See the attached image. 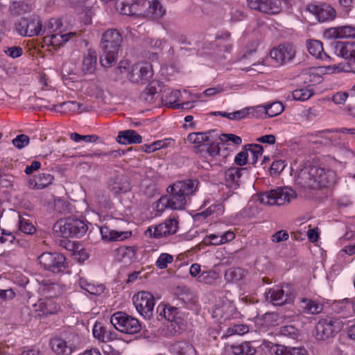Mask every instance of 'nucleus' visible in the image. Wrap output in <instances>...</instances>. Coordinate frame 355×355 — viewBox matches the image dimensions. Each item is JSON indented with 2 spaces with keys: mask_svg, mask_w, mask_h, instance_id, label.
I'll return each instance as SVG.
<instances>
[{
  "mask_svg": "<svg viewBox=\"0 0 355 355\" xmlns=\"http://www.w3.org/2000/svg\"><path fill=\"white\" fill-rule=\"evenodd\" d=\"M198 182L193 180L178 181L167 188L169 196H163L153 204L156 216H159L167 207L172 209H183L191 196L194 195Z\"/></svg>",
  "mask_w": 355,
  "mask_h": 355,
  "instance_id": "nucleus-1",
  "label": "nucleus"
},
{
  "mask_svg": "<svg viewBox=\"0 0 355 355\" xmlns=\"http://www.w3.org/2000/svg\"><path fill=\"white\" fill-rule=\"evenodd\" d=\"M122 15H135L150 19H158L166 13V8L161 0H131L120 2L116 6Z\"/></svg>",
  "mask_w": 355,
  "mask_h": 355,
  "instance_id": "nucleus-2",
  "label": "nucleus"
},
{
  "mask_svg": "<svg viewBox=\"0 0 355 355\" xmlns=\"http://www.w3.org/2000/svg\"><path fill=\"white\" fill-rule=\"evenodd\" d=\"M334 177L333 171L313 166L301 171L297 183L303 187L316 189L326 187L334 181Z\"/></svg>",
  "mask_w": 355,
  "mask_h": 355,
  "instance_id": "nucleus-3",
  "label": "nucleus"
},
{
  "mask_svg": "<svg viewBox=\"0 0 355 355\" xmlns=\"http://www.w3.org/2000/svg\"><path fill=\"white\" fill-rule=\"evenodd\" d=\"M103 54L100 59L103 67H110L116 62L122 42L121 34L115 29H109L102 35Z\"/></svg>",
  "mask_w": 355,
  "mask_h": 355,
  "instance_id": "nucleus-4",
  "label": "nucleus"
},
{
  "mask_svg": "<svg viewBox=\"0 0 355 355\" xmlns=\"http://www.w3.org/2000/svg\"><path fill=\"white\" fill-rule=\"evenodd\" d=\"M117 71L124 74L130 81L137 83L148 80L153 75V67L150 63L144 62L131 66L126 60L119 63Z\"/></svg>",
  "mask_w": 355,
  "mask_h": 355,
  "instance_id": "nucleus-5",
  "label": "nucleus"
},
{
  "mask_svg": "<svg viewBox=\"0 0 355 355\" xmlns=\"http://www.w3.org/2000/svg\"><path fill=\"white\" fill-rule=\"evenodd\" d=\"M53 230L56 235L64 238L81 237L86 233L87 225L81 220L66 218L57 221Z\"/></svg>",
  "mask_w": 355,
  "mask_h": 355,
  "instance_id": "nucleus-6",
  "label": "nucleus"
},
{
  "mask_svg": "<svg viewBox=\"0 0 355 355\" xmlns=\"http://www.w3.org/2000/svg\"><path fill=\"white\" fill-rule=\"evenodd\" d=\"M232 297V293L230 291H225L218 297L213 307L212 316L220 323L237 318L239 315Z\"/></svg>",
  "mask_w": 355,
  "mask_h": 355,
  "instance_id": "nucleus-7",
  "label": "nucleus"
},
{
  "mask_svg": "<svg viewBox=\"0 0 355 355\" xmlns=\"http://www.w3.org/2000/svg\"><path fill=\"white\" fill-rule=\"evenodd\" d=\"M296 197L295 192L288 187H279L261 193L258 200L260 203L266 205H282L289 202Z\"/></svg>",
  "mask_w": 355,
  "mask_h": 355,
  "instance_id": "nucleus-8",
  "label": "nucleus"
},
{
  "mask_svg": "<svg viewBox=\"0 0 355 355\" xmlns=\"http://www.w3.org/2000/svg\"><path fill=\"white\" fill-rule=\"evenodd\" d=\"M110 322L117 331L127 334H137L141 328L137 318L121 311L116 312L111 316Z\"/></svg>",
  "mask_w": 355,
  "mask_h": 355,
  "instance_id": "nucleus-9",
  "label": "nucleus"
},
{
  "mask_svg": "<svg viewBox=\"0 0 355 355\" xmlns=\"http://www.w3.org/2000/svg\"><path fill=\"white\" fill-rule=\"evenodd\" d=\"M39 263L53 273L64 271L67 267L65 257L60 253L44 252L37 258Z\"/></svg>",
  "mask_w": 355,
  "mask_h": 355,
  "instance_id": "nucleus-10",
  "label": "nucleus"
},
{
  "mask_svg": "<svg viewBox=\"0 0 355 355\" xmlns=\"http://www.w3.org/2000/svg\"><path fill=\"white\" fill-rule=\"evenodd\" d=\"M132 301L137 312L144 318H150L153 315L155 302L150 292H138L133 296Z\"/></svg>",
  "mask_w": 355,
  "mask_h": 355,
  "instance_id": "nucleus-11",
  "label": "nucleus"
},
{
  "mask_svg": "<svg viewBox=\"0 0 355 355\" xmlns=\"http://www.w3.org/2000/svg\"><path fill=\"white\" fill-rule=\"evenodd\" d=\"M15 29L22 37H34L42 35V24L37 17L21 18L16 23Z\"/></svg>",
  "mask_w": 355,
  "mask_h": 355,
  "instance_id": "nucleus-12",
  "label": "nucleus"
},
{
  "mask_svg": "<svg viewBox=\"0 0 355 355\" xmlns=\"http://www.w3.org/2000/svg\"><path fill=\"white\" fill-rule=\"evenodd\" d=\"M295 49L290 44H280L270 52V57L276 66H282L292 60L295 56Z\"/></svg>",
  "mask_w": 355,
  "mask_h": 355,
  "instance_id": "nucleus-13",
  "label": "nucleus"
},
{
  "mask_svg": "<svg viewBox=\"0 0 355 355\" xmlns=\"http://www.w3.org/2000/svg\"><path fill=\"white\" fill-rule=\"evenodd\" d=\"M338 320L329 318L320 320L315 326V336L319 340H324L333 336L340 329Z\"/></svg>",
  "mask_w": 355,
  "mask_h": 355,
  "instance_id": "nucleus-14",
  "label": "nucleus"
},
{
  "mask_svg": "<svg viewBox=\"0 0 355 355\" xmlns=\"http://www.w3.org/2000/svg\"><path fill=\"white\" fill-rule=\"evenodd\" d=\"M334 53L347 60L349 63L355 64V42L337 41L331 44Z\"/></svg>",
  "mask_w": 355,
  "mask_h": 355,
  "instance_id": "nucleus-15",
  "label": "nucleus"
},
{
  "mask_svg": "<svg viewBox=\"0 0 355 355\" xmlns=\"http://www.w3.org/2000/svg\"><path fill=\"white\" fill-rule=\"evenodd\" d=\"M248 6L262 12L275 15L281 11L280 0H247Z\"/></svg>",
  "mask_w": 355,
  "mask_h": 355,
  "instance_id": "nucleus-16",
  "label": "nucleus"
},
{
  "mask_svg": "<svg viewBox=\"0 0 355 355\" xmlns=\"http://www.w3.org/2000/svg\"><path fill=\"white\" fill-rule=\"evenodd\" d=\"M307 10L321 22L333 20L336 16L335 10L327 3L310 4Z\"/></svg>",
  "mask_w": 355,
  "mask_h": 355,
  "instance_id": "nucleus-17",
  "label": "nucleus"
},
{
  "mask_svg": "<svg viewBox=\"0 0 355 355\" xmlns=\"http://www.w3.org/2000/svg\"><path fill=\"white\" fill-rule=\"evenodd\" d=\"M178 229V222L175 218H170L164 223L156 226L150 227L148 232L155 238H160L173 234L177 232Z\"/></svg>",
  "mask_w": 355,
  "mask_h": 355,
  "instance_id": "nucleus-18",
  "label": "nucleus"
},
{
  "mask_svg": "<svg viewBox=\"0 0 355 355\" xmlns=\"http://www.w3.org/2000/svg\"><path fill=\"white\" fill-rule=\"evenodd\" d=\"M33 310L38 316H46L57 314L60 310V306L54 299L40 297L38 302L33 304Z\"/></svg>",
  "mask_w": 355,
  "mask_h": 355,
  "instance_id": "nucleus-19",
  "label": "nucleus"
},
{
  "mask_svg": "<svg viewBox=\"0 0 355 355\" xmlns=\"http://www.w3.org/2000/svg\"><path fill=\"white\" fill-rule=\"evenodd\" d=\"M63 292L64 288L62 286L48 280H44L39 284L38 293L43 298L54 299Z\"/></svg>",
  "mask_w": 355,
  "mask_h": 355,
  "instance_id": "nucleus-20",
  "label": "nucleus"
},
{
  "mask_svg": "<svg viewBox=\"0 0 355 355\" xmlns=\"http://www.w3.org/2000/svg\"><path fill=\"white\" fill-rule=\"evenodd\" d=\"M211 132H191L187 136V141L193 145L197 154L202 153L203 148L207 143L211 141Z\"/></svg>",
  "mask_w": 355,
  "mask_h": 355,
  "instance_id": "nucleus-21",
  "label": "nucleus"
},
{
  "mask_svg": "<svg viewBox=\"0 0 355 355\" xmlns=\"http://www.w3.org/2000/svg\"><path fill=\"white\" fill-rule=\"evenodd\" d=\"M159 315L163 316L166 320L175 323L178 325H183L182 319L180 312L176 307L169 304H161L157 308Z\"/></svg>",
  "mask_w": 355,
  "mask_h": 355,
  "instance_id": "nucleus-22",
  "label": "nucleus"
},
{
  "mask_svg": "<svg viewBox=\"0 0 355 355\" xmlns=\"http://www.w3.org/2000/svg\"><path fill=\"white\" fill-rule=\"evenodd\" d=\"M49 344L52 350L58 355H70L75 348L73 343L61 338H52Z\"/></svg>",
  "mask_w": 355,
  "mask_h": 355,
  "instance_id": "nucleus-23",
  "label": "nucleus"
},
{
  "mask_svg": "<svg viewBox=\"0 0 355 355\" xmlns=\"http://www.w3.org/2000/svg\"><path fill=\"white\" fill-rule=\"evenodd\" d=\"M245 171L244 168L232 166L225 171V182L227 187L236 189L239 187L241 175Z\"/></svg>",
  "mask_w": 355,
  "mask_h": 355,
  "instance_id": "nucleus-24",
  "label": "nucleus"
},
{
  "mask_svg": "<svg viewBox=\"0 0 355 355\" xmlns=\"http://www.w3.org/2000/svg\"><path fill=\"white\" fill-rule=\"evenodd\" d=\"M325 35L334 38H355V26L347 25L333 27L327 30Z\"/></svg>",
  "mask_w": 355,
  "mask_h": 355,
  "instance_id": "nucleus-25",
  "label": "nucleus"
},
{
  "mask_svg": "<svg viewBox=\"0 0 355 355\" xmlns=\"http://www.w3.org/2000/svg\"><path fill=\"white\" fill-rule=\"evenodd\" d=\"M235 238L234 232L229 230L222 234H210L207 235L203 242L207 245H220L232 241Z\"/></svg>",
  "mask_w": 355,
  "mask_h": 355,
  "instance_id": "nucleus-26",
  "label": "nucleus"
},
{
  "mask_svg": "<svg viewBox=\"0 0 355 355\" xmlns=\"http://www.w3.org/2000/svg\"><path fill=\"white\" fill-rule=\"evenodd\" d=\"M306 49L309 53L315 58L323 61H329L331 60L323 49L322 42L317 40H308L306 42Z\"/></svg>",
  "mask_w": 355,
  "mask_h": 355,
  "instance_id": "nucleus-27",
  "label": "nucleus"
},
{
  "mask_svg": "<svg viewBox=\"0 0 355 355\" xmlns=\"http://www.w3.org/2000/svg\"><path fill=\"white\" fill-rule=\"evenodd\" d=\"M116 141L123 145L137 144L141 143L142 137L135 130H126L119 132Z\"/></svg>",
  "mask_w": 355,
  "mask_h": 355,
  "instance_id": "nucleus-28",
  "label": "nucleus"
},
{
  "mask_svg": "<svg viewBox=\"0 0 355 355\" xmlns=\"http://www.w3.org/2000/svg\"><path fill=\"white\" fill-rule=\"evenodd\" d=\"M92 333L96 339L103 343L114 340L116 338V335L114 332L107 331L101 323L98 322H96L94 324Z\"/></svg>",
  "mask_w": 355,
  "mask_h": 355,
  "instance_id": "nucleus-29",
  "label": "nucleus"
},
{
  "mask_svg": "<svg viewBox=\"0 0 355 355\" xmlns=\"http://www.w3.org/2000/svg\"><path fill=\"white\" fill-rule=\"evenodd\" d=\"M97 55L95 51L89 49L84 55L81 70L84 73L92 74L96 69Z\"/></svg>",
  "mask_w": 355,
  "mask_h": 355,
  "instance_id": "nucleus-30",
  "label": "nucleus"
},
{
  "mask_svg": "<svg viewBox=\"0 0 355 355\" xmlns=\"http://www.w3.org/2000/svg\"><path fill=\"white\" fill-rule=\"evenodd\" d=\"M78 284L83 290L94 295H99L105 291V286L103 284L94 282H89L85 277L79 278Z\"/></svg>",
  "mask_w": 355,
  "mask_h": 355,
  "instance_id": "nucleus-31",
  "label": "nucleus"
},
{
  "mask_svg": "<svg viewBox=\"0 0 355 355\" xmlns=\"http://www.w3.org/2000/svg\"><path fill=\"white\" fill-rule=\"evenodd\" d=\"M54 178L49 173H40L28 181V185L32 189H42L51 184Z\"/></svg>",
  "mask_w": 355,
  "mask_h": 355,
  "instance_id": "nucleus-32",
  "label": "nucleus"
},
{
  "mask_svg": "<svg viewBox=\"0 0 355 355\" xmlns=\"http://www.w3.org/2000/svg\"><path fill=\"white\" fill-rule=\"evenodd\" d=\"M278 320L279 315L276 313H267L262 317L257 318L255 322L260 326L261 330L264 331L278 325Z\"/></svg>",
  "mask_w": 355,
  "mask_h": 355,
  "instance_id": "nucleus-33",
  "label": "nucleus"
},
{
  "mask_svg": "<svg viewBox=\"0 0 355 355\" xmlns=\"http://www.w3.org/2000/svg\"><path fill=\"white\" fill-rule=\"evenodd\" d=\"M100 232L103 240L107 241H121L130 235L128 232H117L107 227H101Z\"/></svg>",
  "mask_w": 355,
  "mask_h": 355,
  "instance_id": "nucleus-34",
  "label": "nucleus"
},
{
  "mask_svg": "<svg viewBox=\"0 0 355 355\" xmlns=\"http://www.w3.org/2000/svg\"><path fill=\"white\" fill-rule=\"evenodd\" d=\"M272 354L275 355H308L304 347H288L277 344Z\"/></svg>",
  "mask_w": 355,
  "mask_h": 355,
  "instance_id": "nucleus-35",
  "label": "nucleus"
},
{
  "mask_svg": "<svg viewBox=\"0 0 355 355\" xmlns=\"http://www.w3.org/2000/svg\"><path fill=\"white\" fill-rule=\"evenodd\" d=\"M230 348L234 355H254L257 352V347L248 341L236 345H230Z\"/></svg>",
  "mask_w": 355,
  "mask_h": 355,
  "instance_id": "nucleus-36",
  "label": "nucleus"
},
{
  "mask_svg": "<svg viewBox=\"0 0 355 355\" xmlns=\"http://www.w3.org/2000/svg\"><path fill=\"white\" fill-rule=\"evenodd\" d=\"M170 352L176 355H196L193 345L186 342H176L170 346Z\"/></svg>",
  "mask_w": 355,
  "mask_h": 355,
  "instance_id": "nucleus-37",
  "label": "nucleus"
},
{
  "mask_svg": "<svg viewBox=\"0 0 355 355\" xmlns=\"http://www.w3.org/2000/svg\"><path fill=\"white\" fill-rule=\"evenodd\" d=\"M137 248L135 246H123L117 250L118 258L124 263H130L136 258Z\"/></svg>",
  "mask_w": 355,
  "mask_h": 355,
  "instance_id": "nucleus-38",
  "label": "nucleus"
},
{
  "mask_svg": "<svg viewBox=\"0 0 355 355\" xmlns=\"http://www.w3.org/2000/svg\"><path fill=\"white\" fill-rule=\"evenodd\" d=\"M267 300L274 305H282L286 300L284 297V291L279 286L271 288L267 295Z\"/></svg>",
  "mask_w": 355,
  "mask_h": 355,
  "instance_id": "nucleus-39",
  "label": "nucleus"
},
{
  "mask_svg": "<svg viewBox=\"0 0 355 355\" xmlns=\"http://www.w3.org/2000/svg\"><path fill=\"white\" fill-rule=\"evenodd\" d=\"M220 148L218 144L209 142L207 143L203 148L202 153L198 155L207 162H212L213 159L219 155Z\"/></svg>",
  "mask_w": 355,
  "mask_h": 355,
  "instance_id": "nucleus-40",
  "label": "nucleus"
},
{
  "mask_svg": "<svg viewBox=\"0 0 355 355\" xmlns=\"http://www.w3.org/2000/svg\"><path fill=\"white\" fill-rule=\"evenodd\" d=\"M62 26V24L60 19H50L45 23L44 27H42V35L46 34V35H50L57 31H60V33H62L63 30H61Z\"/></svg>",
  "mask_w": 355,
  "mask_h": 355,
  "instance_id": "nucleus-41",
  "label": "nucleus"
},
{
  "mask_svg": "<svg viewBox=\"0 0 355 355\" xmlns=\"http://www.w3.org/2000/svg\"><path fill=\"white\" fill-rule=\"evenodd\" d=\"M180 96L181 94L180 91L172 90L166 94L164 97V101L166 102V104L170 107L176 109L184 108V105H187V103L180 104L178 103Z\"/></svg>",
  "mask_w": 355,
  "mask_h": 355,
  "instance_id": "nucleus-42",
  "label": "nucleus"
},
{
  "mask_svg": "<svg viewBox=\"0 0 355 355\" xmlns=\"http://www.w3.org/2000/svg\"><path fill=\"white\" fill-rule=\"evenodd\" d=\"M245 276V272L241 268H232L229 269L225 275L228 282H239Z\"/></svg>",
  "mask_w": 355,
  "mask_h": 355,
  "instance_id": "nucleus-43",
  "label": "nucleus"
},
{
  "mask_svg": "<svg viewBox=\"0 0 355 355\" xmlns=\"http://www.w3.org/2000/svg\"><path fill=\"white\" fill-rule=\"evenodd\" d=\"M218 277V274L214 270L203 271L197 277L196 281L205 284H213Z\"/></svg>",
  "mask_w": 355,
  "mask_h": 355,
  "instance_id": "nucleus-44",
  "label": "nucleus"
},
{
  "mask_svg": "<svg viewBox=\"0 0 355 355\" xmlns=\"http://www.w3.org/2000/svg\"><path fill=\"white\" fill-rule=\"evenodd\" d=\"M313 94V91L309 87H304L297 89L292 93V96L294 100L304 101L309 99Z\"/></svg>",
  "mask_w": 355,
  "mask_h": 355,
  "instance_id": "nucleus-45",
  "label": "nucleus"
},
{
  "mask_svg": "<svg viewBox=\"0 0 355 355\" xmlns=\"http://www.w3.org/2000/svg\"><path fill=\"white\" fill-rule=\"evenodd\" d=\"M325 72L327 73H337L340 72H352L355 73V69L345 63L329 65L325 67Z\"/></svg>",
  "mask_w": 355,
  "mask_h": 355,
  "instance_id": "nucleus-46",
  "label": "nucleus"
},
{
  "mask_svg": "<svg viewBox=\"0 0 355 355\" xmlns=\"http://www.w3.org/2000/svg\"><path fill=\"white\" fill-rule=\"evenodd\" d=\"M279 334L295 340L299 338L300 332L293 325H285L280 327Z\"/></svg>",
  "mask_w": 355,
  "mask_h": 355,
  "instance_id": "nucleus-47",
  "label": "nucleus"
},
{
  "mask_svg": "<svg viewBox=\"0 0 355 355\" xmlns=\"http://www.w3.org/2000/svg\"><path fill=\"white\" fill-rule=\"evenodd\" d=\"M266 115L268 117H274L280 114L284 110L282 103L276 101L266 104Z\"/></svg>",
  "mask_w": 355,
  "mask_h": 355,
  "instance_id": "nucleus-48",
  "label": "nucleus"
},
{
  "mask_svg": "<svg viewBox=\"0 0 355 355\" xmlns=\"http://www.w3.org/2000/svg\"><path fill=\"white\" fill-rule=\"evenodd\" d=\"M19 228L20 231L26 234H33L36 231L31 220L21 216H19Z\"/></svg>",
  "mask_w": 355,
  "mask_h": 355,
  "instance_id": "nucleus-49",
  "label": "nucleus"
},
{
  "mask_svg": "<svg viewBox=\"0 0 355 355\" xmlns=\"http://www.w3.org/2000/svg\"><path fill=\"white\" fill-rule=\"evenodd\" d=\"M249 331V327L246 324H236L227 329L225 331L226 336L232 335H243Z\"/></svg>",
  "mask_w": 355,
  "mask_h": 355,
  "instance_id": "nucleus-50",
  "label": "nucleus"
},
{
  "mask_svg": "<svg viewBox=\"0 0 355 355\" xmlns=\"http://www.w3.org/2000/svg\"><path fill=\"white\" fill-rule=\"evenodd\" d=\"M302 302L304 304L303 306L304 311L306 313L317 314L321 312L322 308L321 305L313 300H308L304 299Z\"/></svg>",
  "mask_w": 355,
  "mask_h": 355,
  "instance_id": "nucleus-51",
  "label": "nucleus"
},
{
  "mask_svg": "<svg viewBox=\"0 0 355 355\" xmlns=\"http://www.w3.org/2000/svg\"><path fill=\"white\" fill-rule=\"evenodd\" d=\"M171 141V139L157 140L151 144L145 145L144 146V150L148 153L155 152L161 148L167 147L170 144Z\"/></svg>",
  "mask_w": 355,
  "mask_h": 355,
  "instance_id": "nucleus-52",
  "label": "nucleus"
},
{
  "mask_svg": "<svg viewBox=\"0 0 355 355\" xmlns=\"http://www.w3.org/2000/svg\"><path fill=\"white\" fill-rule=\"evenodd\" d=\"M248 151L249 152V157L252 159V163L255 164L262 155L263 150L261 146L253 144L248 147Z\"/></svg>",
  "mask_w": 355,
  "mask_h": 355,
  "instance_id": "nucleus-53",
  "label": "nucleus"
},
{
  "mask_svg": "<svg viewBox=\"0 0 355 355\" xmlns=\"http://www.w3.org/2000/svg\"><path fill=\"white\" fill-rule=\"evenodd\" d=\"M173 261V257L168 253H162L156 261L155 265L159 269H165L168 263Z\"/></svg>",
  "mask_w": 355,
  "mask_h": 355,
  "instance_id": "nucleus-54",
  "label": "nucleus"
},
{
  "mask_svg": "<svg viewBox=\"0 0 355 355\" xmlns=\"http://www.w3.org/2000/svg\"><path fill=\"white\" fill-rule=\"evenodd\" d=\"M12 10L15 14L21 15L31 10V6L24 1L15 2Z\"/></svg>",
  "mask_w": 355,
  "mask_h": 355,
  "instance_id": "nucleus-55",
  "label": "nucleus"
},
{
  "mask_svg": "<svg viewBox=\"0 0 355 355\" xmlns=\"http://www.w3.org/2000/svg\"><path fill=\"white\" fill-rule=\"evenodd\" d=\"M30 142L29 137L24 134L17 135L12 141V143L15 147L18 149H22L27 146Z\"/></svg>",
  "mask_w": 355,
  "mask_h": 355,
  "instance_id": "nucleus-56",
  "label": "nucleus"
},
{
  "mask_svg": "<svg viewBox=\"0 0 355 355\" xmlns=\"http://www.w3.org/2000/svg\"><path fill=\"white\" fill-rule=\"evenodd\" d=\"M3 52L10 58L15 59L20 57L22 55L23 49L20 46H12L5 47Z\"/></svg>",
  "mask_w": 355,
  "mask_h": 355,
  "instance_id": "nucleus-57",
  "label": "nucleus"
},
{
  "mask_svg": "<svg viewBox=\"0 0 355 355\" xmlns=\"http://www.w3.org/2000/svg\"><path fill=\"white\" fill-rule=\"evenodd\" d=\"M45 40L55 48L60 47V46L63 45L62 37H60V33L46 35Z\"/></svg>",
  "mask_w": 355,
  "mask_h": 355,
  "instance_id": "nucleus-58",
  "label": "nucleus"
},
{
  "mask_svg": "<svg viewBox=\"0 0 355 355\" xmlns=\"http://www.w3.org/2000/svg\"><path fill=\"white\" fill-rule=\"evenodd\" d=\"M250 110V116L254 117H263V115H266V105H259L254 107H248Z\"/></svg>",
  "mask_w": 355,
  "mask_h": 355,
  "instance_id": "nucleus-59",
  "label": "nucleus"
},
{
  "mask_svg": "<svg viewBox=\"0 0 355 355\" xmlns=\"http://www.w3.org/2000/svg\"><path fill=\"white\" fill-rule=\"evenodd\" d=\"M230 120H241L250 116V110L248 107L243 108L236 112H230Z\"/></svg>",
  "mask_w": 355,
  "mask_h": 355,
  "instance_id": "nucleus-60",
  "label": "nucleus"
},
{
  "mask_svg": "<svg viewBox=\"0 0 355 355\" xmlns=\"http://www.w3.org/2000/svg\"><path fill=\"white\" fill-rule=\"evenodd\" d=\"M92 201L99 206H103L108 203L109 198L103 191H98L92 197Z\"/></svg>",
  "mask_w": 355,
  "mask_h": 355,
  "instance_id": "nucleus-61",
  "label": "nucleus"
},
{
  "mask_svg": "<svg viewBox=\"0 0 355 355\" xmlns=\"http://www.w3.org/2000/svg\"><path fill=\"white\" fill-rule=\"evenodd\" d=\"M306 80L312 85L320 83L322 80V77L316 71L315 69H311L307 73Z\"/></svg>",
  "mask_w": 355,
  "mask_h": 355,
  "instance_id": "nucleus-62",
  "label": "nucleus"
},
{
  "mask_svg": "<svg viewBox=\"0 0 355 355\" xmlns=\"http://www.w3.org/2000/svg\"><path fill=\"white\" fill-rule=\"evenodd\" d=\"M219 139L222 142L231 141L236 145H239L242 142L240 137L233 134H222L220 135Z\"/></svg>",
  "mask_w": 355,
  "mask_h": 355,
  "instance_id": "nucleus-63",
  "label": "nucleus"
},
{
  "mask_svg": "<svg viewBox=\"0 0 355 355\" xmlns=\"http://www.w3.org/2000/svg\"><path fill=\"white\" fill-rule=\"evenodd\" d=\"M249 157V152L248 151V148L243 150L240 153H239L234 157V162L236 164L239 166L245 165Z\"/></svg>",
  "mask_w": 355,
  "mask_h": 355,
  "instance_id": "nucleus-64",
  "label": "nucleus"
}]
</instances>
